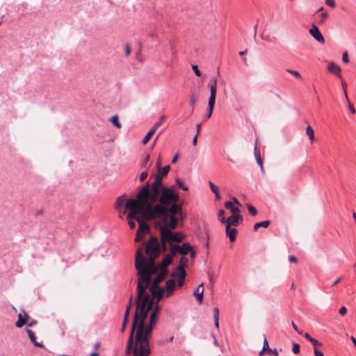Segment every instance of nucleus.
Instances as JSON below:
<instances>
[{
	"mask_svg": "<svg viewBox=\"0 0 356 356\" xmlns=\"http://www.w3.org/2000/svg\"><path fill=\"white\" fill-rule=\"evenodd\" d=\"M147 258L144 256L143 248H139L136 251L135 266L138 272V296L136 310L135 312L132 327L125 350L126 355L132 356H149L151 349L149 339L160 312L156 307L152 312L149 324H146L147 314L153 307L154 299L160 300L165 295L163 288L149 289L151 294H145L151 282V276L155 273L154 260L160 254L159 239L152 236L145 249Z\"/></svg>",
	"mask_w": 356,
	"mask_h": 356,
	"instance_id": "f257e3e1",
	"label": "nucleus"
},
{
	"mask_svg": "<svg viewBox=\"0 0 356 356\" xmlns=\"http://www.w3.org/2000/svg\"><path fill=\"white\" fill-rule=\"evenodd\" d=\"M162 178L157 174L152 184H147L140 188L136 198L152 207L155 212H161L167 217L181 214L178 193L172 187L163 186Z\"/></svg>",
	"mask_w": 356,
	"mask_h": 356,
	"instance_id": "f03ea898",
	"label": "nucleus"
},
{
	"mask_svg": "<svg viewBox=\"0 0 356 356\" xmlns=\"http://www.w3.org/2000/svg\"><path fill=\"white\" fill-rule=\"evenodd\" d=\"M128 211L127 219L130 229H133L136 227L135 220L139 224V227L137 230L136 241L139 242L143 240L145 235L149 232V227L144 222L146 220H152L158 219L157 226L161 231V228L164 223L162 222L164 218L168 217L161 212H155L154 209L145 204V202L139 200L136 197L129 198L125 205V210L123 211V215Z\"/></svg>",
	"mask_w": 356,
	"mask_h": 356,
	"instance_id": "7ed1b4c3",
	"label": "nucleus"
},
{
	"mask_svg": "<svg viewBox=\"0 0 356 356\" xmlns=\"http://www.w3.org/2000/svg\"><path fill=\"white\" fill-rule=\"evenodd\" d=\"M183 213L175 214L164 218L162 221L163 225L161 228V246L159 245V249L163 251H166L168 245L169 250L172 252V254H179L181 255H186L189 251L193 248L189 243H184L181 245L178 243L184 239V234L182 232H175L172 230L175 229L179 224V221L182 220ZM160 245V243H159Z\"/></svg>",
	"mask_w": 356,
	"mask_h": 356,
	"instance_id": "20e7f679",
	"label": "nucleus"
},
{
	"mask_svg": "<svg viewBox=\"0 0 356 356\" xmlns=\"http://www.w3.org/2000/svg\"><path fill=\"white\" fill-rule=\"evenodd\" d=\"M188 259L182 257L176 269L172 273V277L177 279V286L181 288L184 284L186 273L185 268L187 266Z\"/></svg>",
	"mask_w": 356,
	"mask_h": 356,
	"instance_id": "39448f33",
	"label": "nucleus"
},
{
	"mask_svg": "<svg viewBox=\"0 0 356 356\" xmlns=\"http://www.w3.org/2000/svg\"><path fill=\"white\" fill-rule=\"evenodd\" d=\"M208 86L210 89L211 95L209 99L208 105L209 108H214L216 103V97L217 92V79L216 78L210 80Z\"/></svg>",
	"mask_w": 356,
	"mask_h": 356,
	"instance_id": "423d86ee",
	"label": "nucleus"
},
{
	"mask_svg": "<svg viewBox=\"0 0 356 356\" xmlns=\"http://www.w3.org/2000/svg\"><path fill=\"white\" fill-rule=\"evenodd\" d=\"M176 282L177 279L172 277V279L168 280L165 284V296L169 298L172 295L176 290Z\"/></svg>",
	"mask_w": 356,
	"mask_h": 356,
	"instance_id": "0eeeda50",
	"label": "nucleus"
},
{
	"mask_svg": "<svg viewBox=\"0 0 356 356\" xmlns=\"http://www.w3.org/2000/svg\"><path fill=\"white\" fill-rule=\"evenodd\" d=\"M309 32L310 35L318 42L321 44H323L325 42L323 36L322 35L318 28L316 25H312Z\"/></svg>",
	"mask_w": 356,
	"mask_h": 356,
	"instance_id": "6e6552de",
	"label": "nucleus"
},
{
	"mask_svg": "<svg viewBox=\"0 0 356 356\" xmlns=\"http://www.w3.org/2000/svg\"><path fill=\"white\" fill-rule=\"evenodd\" d=\"M243 220L241 216L238 214H232L231 216L228 217L226 220V225L229 226H238Z\"/></svg>",
	"mask_w": 356,
	"mask_h": 356,
	"instance_id": "1a4fd4ad",
	"label": "nucleus"
},
{
	"mask_svg": "<svg viewBox=\"0 0 356 356\" xmlns=\"http://www.w3.org/2000/svg\"><path fill=\"white\" fill-rule=\"evenodd\" d=\"M168 275V270L167 269H161L159 273V275L156 276V277L154 280L151 286V290L154 289V287H158L159 284L163 281Z\"/></svg>",
	"mask_w": 356,
	"mask_h": 356,
	"instance_id": "9d476101",
	"label": "nucleus"
},
{
	"mask_svg": "<svg viewBox=\"0 0 356 356\" xmlns=\"http://www.w3.org/2000/svg\"><path fill=\"white\" fill-rule=\"evenodd\" d=\"M129 200V199H127V196L125 195H122L117 199L115 202V208L120 213L121 212L123 207H125L126 203ZM124 210L125 208L124 209Z\"/></svg>",
	"mask_w": 356,
	"mask_h": 356,
	"instance_id": "9b49d317",
	"label": "nucleus"
},
{
	"mask_svg": "<svg viewBox=\"0 0 356 356\" xmlns=\"http://www.w3.org/2000/svg\"><path fill=\"white\" fill-rule=\"evenodd\" d=\"M132 298H133V297H132V296H131V297L129 298V305L127 307V309L125 311L123 324H122V326L121 328V332H122L125 330L127 324L128 323V317H129V311H130L131 305H132Z\"/></svg>",
	"mask_w": 356,
	"mask_h": 356,
	"instance_id": "f8f14e48",
	"label": "nucleus"
},
{
	"mask_svg": "<svg viewBox=\"0 0 356 356\" xmlns=\"http://www.w3.org/2000/svg\"><path fill=\"white\" fill-rule=\"evenodd\" d=\"M175 256V254H172V252L170 251V253L167 254L163 258L161 264V268L167 269V267L172 263V259Z\"/></svg>",
	"mask_w": 356,
	"mask_h": 356,
	"instance_id": "ddd939ff",
	"label": "nucleus"
},
{
	"mask_svg": "<svg viewBox=\"0 0 356 356\" xmlns=\"http://www.w3.org/2000/svg\"><path fill=\"white\" fill-rule=\"evenodd\" d=\"M204 293V286L203 284H200L196 289L194 291L193 294L196 297L199 304L202 303Z\"/></svg>",
	"mask_w": 356,
	"mask_h": 356,
	"instance_id": "4468645a",
	"label": "nucleus"
},
{
	"mask_svg": "<svg viewBox=\"0 0 356 356\" xmlns=\"http://www.w3.org/2000/svg\"><path fill=\"white\" fill-rule=\"evenodd\" d=\"M265 353H275V356H278V352L277 350H272L269 348L268 342L264 336L263 349L259 352V355L262 356Z\"/></svg>",
	"mask_w": 356,
	"mask_h": 356,
	"instance_id": "2eb2a0df",
	"label": "nucleus"
},
{
	"mask_svg": "<svg viewBox=\"0 0 356 356\" xmlns=\"http://www.w3.org/2000/svg\"><path fill=\"white\" fill-rule=\"evenodd\" d=\"M327 70L332 74L341 77V67L334 63H330L327 65Z\"/></svg>",
	"mask_w": 356,
	"mask_h": 356,
	"instance_id": "dca6fc26",
	"label": "nucleus"
},
{
	"mask_svg": "<svg viewBox=\"0 0 356 356\" xmlns=\"http://www.w3.org/2000/svg\"><path fill=\"white\" fill-rule=\"evenodd\" d=\"M226 233L229 238L231 242H234L236 238L237 230L232 228L231 226L226 225Z\"/></svg>",
	"mask_w": 356,
	"mask_h": 356,
	"instance_id": "f3484780",
	"label": "nucleus"
},
{
	"mask_svg": "<svg viewBox=\"0 0 356 356\" xmlns=\"http://www.w3.org/2000/svg\"><path fill=\"white\" fill-rule=\"evenodd\" d=\"M27 333L31 342L37 347L43 348L44 344L42 342H38L36 340V336L33 331L30 329L27 330Z\"/></svg>",
	"mask_w": 356,
	"mask_h": 356,
	"instance_id": "a211bd4d",
	"label": "nucleus"
},
{
	"mask_svg": "<svg viewBox=\"0 0 356 356\" xmlns=\"http://www.w3.org/2000/svg\"><path fill=\"white\" fill-rule=\"evenodd\" d=\"M29 318L28 315L26 314H18V320L16 322V326L17 327H22L24 325L27 323V318Z\"/></svg>",
	"mask_w": 356,
	"mask_h": 356,
	"instance_id": "6ab92c4d",
	"label": "nucleus"
},
{
	"mask_svg": "<svg viewBox=\"0 0 356 356\" xmlns=\"http://www.w3.org/2000/svg\"><path fill=\"white\" fill-rule=\"evenodd\" d=\"M225 207L230 210L232 214H238L240 213V209L238 207H235L232 202H227L225 204Z\"/></svg>",
	"mask_w": 356,
	"mask_h": 356,
	"instance_id": "aec40b11",
	"label": "nucleus"
},
{
	"mask_svg": "<svg viewBox=\"0 0 356 356\" xmlns=\"http://www.w3.org/2000/svg\"><path fill=\"white\" fill-rule=\"evenodd\" d=\"M155 132H156V130L152 127V129L147 132L146 136L143 139V141H142L143 144V145L147 144L149 142V140H150V138L153 136V135L154 134Z\"/></svg>",
	"mask_w": 356,
	"mask_h": 356,
	"instance_id": "412c9836",
	"label": "nucleus"
},
{
	"mask_svg": "<svg viewBox=\"0 0 356 356\" xmlns=\"http://www.w3.org/2000/svg\"><path fill=\"white\" fill-rule=\"evenodd\" d=\"M270 223V222L269 220H264V221H262L260 222H257V223L254 224V230L257 231L260 227L267 228L269 226Z\"/></svg>",
	"mask_w": 356,
	"mask_h": 356,
	"instance_id": "4be33fe9",
	"label": "nucleus"
},
{
	"mask_svg": "<svg viewBox=\"0 0 356 356\" xmlns=\"http://www.w3.org/2000/svg\"><path fill=\"white\" fill-rule=\"evenodd\" d=\"M306 134L307 135L309 140L312 143L314 140L315 137H314V131L310 125H308L306 128Z\"/></svg>",
	"mask_w": 356,
	"mask_h": 356,
	"instance_id": "5701e85b",
	"label": "nucleus"
},
{
	"mask_svg": "<svg viewBox=\"0 0 356 356\" xmlns=\"http://www.w3.org/2000/svg\"><path fill=\"white\" fill-rule=\"evenodd\" d=\"M167 119V116L165 115H163L160 117L159 120L158 122H156L154 126L152 127V128L154 129H155L156 131L157 130V129L162 124V123L163 122V121H165V120Z\"/></svg>",
	"mask_w": 356,
	"mask_h": 356,
	"instance_id": "b1692460",
	"label": "nucleus"
},
{
	"mask_svg": "<svg viewBox=\"0 0 356 356\" xmlns=\"http://www.w3.org/2000/svg\"><path fill=\"white\" fill-rule=\"evenodd\" d=\"M213 317H214V321H215V326L216 328H218L219 327V323H218V321H219V310L217 307H215L213 309Z\"/></svg>",
	"mask_w": 356,
	"mask_h": 356,
	"instance_id": "393cba45",
	"label": "nucleus"
},
{
	"mask_svg": "<svg viewBox=\"0 0 356 356\" xmlns=\"http://www.w3.org/2000/svg\"><path fill=\"white\" fill-rule=\"evenodd\" d=\"M328 15L327 13H322L318 18L316 22L318 24H323L327 19Z\"/></svg>",
	"mask_w": 356,
	"mask_h": 356,
	"instance_id": "a878e982",
	"label": "nucleus"
},
{
	"mask_svg": "<svg viewBox=\"0 0 356 356\" xmlns=\"http://www.w3.org/2000/svg\"><path fill=\"white\" fill-rule=\"evenodd\" d=\"M169 170H170V166L169 165H166L165 167H163V168H159V172H158V175H160L162 177H164V176H166L168 175V173L169 172Z\"/></svg>",
	"mask_w": 356,
	"mask_h": 356,
	"instance_id": "bb28decb",
	"label": "nucleus"
},
{
	"mask_svg": "<svg viewBox=\"0 0 356 356\" xmlns=\"http://www.w3.org/2000/svg\"><path fill=\"white\" fill-rule=\"evenodd\" d=\"M175 183L182 190L186 191L188 190V186L180 179H176Z\"/></svg>",
	"mask_w": 356,
	"mask_h": 356,
	"instance_id": "cd10ccee",
	"label": "nucleus"
},
{
	"mask_svg": "<svg viewBox=\"0 0 356 356\" xmlns=\"http://www.w3.org/2000/svg\"><path fill=\"white\" fill-rule=\"evenodd\" d=\"M111 122L113 123V124L117 128H120L121 127V124L118 121V117L117 115H114L111 118Z\"/></svg>",
	"mask_w": 356,
	"mask_h": 356,
	"instance_id": "c85d7f7f",
	"label": "nucleus"
},
{
	"mask_svg": "<svg viewBox=\"0 0 356 356\" xmlns=\"http://www.w3.org/2000/svg\"><path fill=\"white\" fill-rule=\"evenodd\" d=\"M218 220L222 223H225L227 218L225 217V211L224 210H220L218 212Z\"/></svg>",
	"mask_w": 356,
	"mask_h": 356,
	"instance_id": "c756f323",
	"label": "nucleus"
},
{
	"mask_svg": "<svg viewBox=\"0 0 356 356\" xmlns=\"http://www.w3.org/2000/svg\"><path fill=\"white\" fill-rule=\"evenodd\" d=\"M286 71L289 73H290L291 74H292L293 76H295L296 79H302L301 74L298 71L292 70H286Z\"/></svg>",
	"mask_w": 356,
	"mask_h": 356,
	"instance_id": "7c9ffc66",
	"label": "nucleus"
},
{
	"mask_svg": "<svg viewBox=\"0 0 356 356\" xmlns=\"http://www.w3.org/2000/svg\"><path fill=\"white\" fill-rule=\"evenodd\" d=\"M247 207H248V209L250 213L252 216H256L257 214V211L254 207H252L250 204H248Z\"/></svg>",
	"mask_w": 356,
	"mask_h": 356,
	"instance_id": "2f4dec72",
	"label": "nucleus"
},
{
	"mask_svg": "<svg viewBox=\"0 0 356 356\" xmlns=\"http://www.w3.org/2000/svg\"><path fill=\"white\" fill-rule=\"evenodd\" d=\"M147 175H148V173L147 171L142 172L139 176L140 181H143L144 180H145L147 177Z\"/></svg>",
	"mask_w": 356,
	"mask_h": 356,
	"instance_id": "473e14b6",
	"label": "nucleus"
},
{
	"mask_svg": "<svg viewBox=\"0 0 356 356\" xmlns=\"http://www.w3.org/2000/svg\"><path fill=\"white\" fill-rule=\"evenodd\" d=\"M209 185H210L211 190L212 191V192L213 193H216V192H218L219 191L218 187L217 186H216L211 181H209Z\"/></svg>",
	"mask_w": 356,
	"mask_h": 356,
	"instance_id": "72a5a7b5",
	"label": "nucleus"
},
{
	"mask_svg": "<svg viewBox=\"0 0 356 356\" xmlns=\"http://www.w3.org/2000/svg\"><path fill=\"white\" fill-rule=\"evenodd\" d=\"M348 310L346 307L343 306L341 307L339 310V313L341 316H344L347 314Z\"/></svg>",
	"mask_w": 356,
	"mask_h": 356,
	"instance_id": "f704fd0d",
	"label": "nucleus"
},
{
	"mask_svg": "<svg viewBox=\"0 0 356 356\" xmlns=\"http://www.w3.org/2000/svg\"><path fill=\"white\" fill-rule=\"evenodd\" d=\"M310 342L313 344L314 348H317V346H321V343H320L318 340L315 339L314 338L310 339Z\"/></svg>",
	"mask_w": 356,
	"mask_h": 356,
	"instance_id": "c9c22d12",
	"label": "nucleus"
},
{
	"mask_svg": "<svg viewBox=\"0 0 356 356\" xmlns=\"http://www.w3.org/2000/svg\"><path fill=\"white\" fill-rule=\"evenodd\" d=\"M293 352L294 354H298L300 353V346L298 343H293Z\"/></svg>",
	"mask_w": 356,
	"mask_h": 356,
	"instance_id": "e433bc0d",
	"label": "nucleus"
},
{
	"mask_svg": "<svg viewBox=\"0 0 356 356\" xmlns=\"http://www.w3.org/2000/svg\"><path fill=\"white\" fill-rule=\"evenodd\" d=\"M192 69H193V70L194 73L196 74V76H201V72H200V71L199 70V69H198V67H197V65H193L192 66Z\"/></svg>",
	"mask_w": 356,
	"mask_h": 356,
	"instance_id": "4c0bfd02",
	"label": "nucleus"
},
{
	"mask_svg": "<svg viewBox=\"0 0 356 356\" xmlns=\"http://www.w3.org/2000/svg\"><path fill=\"white\" fill-rule=\"evenodd\" d=\"M342 60L345 63H348L349 62L348 55L347 52H344L342 55Z\"/></svg>",
	"mask_w": 356,
	"mask_h": 356,
	"instance_id": "58836bf2",
	"label": "nucleus"
},
{
	"mask_svg": "<svg viewBox=\"0 0 356 356\" xmlns=\"http://www.w3.org/2000/svg\"><path fill=\"white\" fill-rule=\"evenodd\" d=\"M314 353L315 356H324L323 353L319 350L317 348H314Z\"/></svg>",
	"mask_w": 356,
	"mask_h": 356,
	"instance_id": "ea45409f",
	"label": "nucleus"
},
{
	"mask_svg": "<svg viewBox=\"0 0 356 356\" xmlns=\"http://www.w3.org/2000/svg\"><path fill=\"white\" fill-rule=\"evenodd\" d=\"M325 3L328 6H330L332 8L335 7L334 0H325Z\"/></svg>",
	"mask_w": 356,
	"mask_h": 356,
	"instance_id": "a19ab883",
	"label": "nucleus"
},
{
	"mask_svg": "<svg viewBox=\"0 0 356 356\" xmlns=\"http://www.w3.org/2000/svg\"><path fill=\"white\" fill-rule=\"evenodd\" d=\"M257 163L259 165L262 171H264V165H263V161L261 160V156L260 157H258L257 159Z\"/></svg>",
	"mask_w": 356,
	"mask_h": 356,
	"instance_id": "79ce46f5",
	"label": "nucleus"
},
{
	"mask_svg": "<svg viewBox=\"0 0 356 356\" xmlns=\"http://www.w3.org/2000/svg\"><path fill=\"white\" fill-rule=\"evenodd\" d=\"M130 52H131V47L129 44H126L125 46V54H126V56H129L130 54Z\"/></svg>",
	"mask_w": 356,
	"mask_h": 356,
	"instance_id": "37998d69",
	"label": "nucleus"
},
{
	"mask_svg": "<svg viewBox=\"0 0 356 356\" xmlns=\"http://www.w3.org/2000/svg\"><path fill=\"white\" fill-rule=\"evenodd\" d=\"M213 109L214 108H209V107L208 114H207V115L206 117V119H209V118H210L211 117L213 111Z\"/></svg>",
	"mask_w": 356,
	"mask_h": 356,
	"instance_id": "c03bdc74",
	"label": "nucleus"
},
{
	"mask_svg": "<svg viewBox=\"0 0 356 356\" xmlns=\"http://www.w3.org/2000/svg\"><path fill=\"white\" fill-rule=\"evenodd\" d=\"M254 156L256 157V159L258 158V157H260L261 155H260V151L257 149V147L255 146L254 147Z\"/></svg>",
	"mask_w": 356,
	"mask_h": 356,
	"instance_id": "a18cd8bd",
	"label": "nucleus"
},
{
	"mask_svg": "<svg viewBox=\"0 0 356 356\" xmlns=\"http://www.w3.org/2000/svg\"><path fill=\"white\" fill-rule=\"evenodd\" d=\"M348 106H349L350 111L353 114L355 113L356 111H355V108L353 107V106L350 103H348Z\"/></svg>",
	"mask_w": 356,
	"mask_h": 356,
	"instance_id": "49530a36",
	"label": "nucleus"
},
{
	"mask_svg": "<svg viewBox=\"0 0 356 356\" xmlns=\"http://www.w3.org/2000/svg\"><path fill=\"white\" fill-rule=\"evenodd\" d=\"M292 326H293V329H294V330H296L298 334H302V332L301 331H299V330H298V327L296 326V325L293 322H292Z\"/></svg>",
	"mask_w": 356,
	"mask_h": 356,
	"instance_id": "de8ad7c7",
	"label": "nucleus"
},
{
	"mask_svg": "<svg viewBox=\"0 0 356 356\" xmlns=\"http://www.w3.org/2000/svg\"><path fill=\"white\" fill-rule=\"evenodd\" d=\"M341 85H342L343 92L346 93V88H347V84H346V83L345 81H341Z\"/></svg>",
	"mask_w": 356,
	"mask_h": 356,
	"instance_id": "09e8293b",
	"label": "nucleus"
},
{
	"mask_svg": "<svg viewBox=\"0 0 356 356\" xmlns=\"http://www.w3.org/2000/svg\"><path fill=\"white\" fill-rule=\"evenodd\" d=\"M289 261L293 263L297 262V258L295 256H290L289 257Z\"/></svg>",
	"mask_w": 356,
	"mask_h": 356,
	"instance_id": "8fccbe9b",
	"label": "nucleus"
},
{
	"mask_svg": "<svg viewBox=\"0 0 356 356\" xmlns=\"http://www.w3.org/2000/svg\"><path fill=\"white\" fill-rule=\"evenodd\" d=\"M232 202H233L234 204H236L238 206H241L240 202H238V200L236 197H233Z\"/></svg>",
	"mask_w": 356,
	"mask_h": 356,
	"instance_id": "3c124183",
	"label": "nucleus"
},
{
	"mask_svg": "<svg viewBox=\"0 0 356 356\" xmlns=\"http://www.w3.org/2000/svg\"><path fill=\"white\" fill-rule=\"evenodd\" d=\"M303 336H304V337H305V339H307V340H309V341H310V339H312L313 338V337H312L309 335V333H305V334H303Z\"/></svg>",
	"mask_w": 356,
	"mask_h": 356,
	"instance_id": "603ef678",
	"label": "nucleus"
},
{
	"mask_svg": "<svg viewBox=\"0 0 356 356\" xmlns=\"http://www.w3.org/2000/svg\"><path fill=\"white\" fill-rule=\"evenodd\" d=\"M189 252H190V254H191V257L192 259H193V258L195 257V254H196L195 251H194V250L192 249L191 251H189Z\"/></svg>",
	"mask_w": 356,
	"mask_h": 356,
	"instance_id": "864d4df0",
	"label": "nucleus"
},
{
	"mask_svg": "<svg viewBox=\"0 0 356 356\" xmlns=\"http://www.w3.org/2000/svg\"><path fill=\"white\" fill-rule=\"evenodd\" d=\"M178 156H179L178 154H175V155L174 156V157H173V158H172V163H176V162H177V159H178Z\"/></svg>",
	"mask_w": 356,
	"mask_h": 356,
	"instance_id": "5fc2aeb1",
	"label": "nucleus"
},
{
	"mask_svg": "<svg viewBox=\"0 0 356 356\" xmlns=\"http://www.w3.org/2000/svg\"><path fill=\"white\" fill-rule=\"evenodd\" d=\"M197 140V134H196V135L195 136V137L193 139V145H196Z\"/></svg>",
	"mask_w": 356,
	"mask_h": 356,
	"instance_id": "6e6d98bb",
	"label": "nucleus"
},
{
	"mask_svg": "<svg viewBox=\"0 0 356 356\" xmlns=\"http://www.w3.org/2000/svg\"><path fill=\"white\" fill-rule=\"evenodd\" d=\"M36 323V321H31L30 322H28L27 321V324L29 326L31 327V326H33Z\"/></svg>",
	"mask_w": 356,
	"mask_h": 356,
	"instance_id": "4d7b16f0",
	"label": "nucleus"
},
{
	"mask_svg": "<svg viewBox=\"0 0 356 356\" xmlns=\"http://www.w3.org/2000/svg\"><path fill=\"white\" fill-rule=\"evenodd\" d=\"M200 129H201V124H197L196 129H197V134H199V132L200 131Z\"/></svg>",
	"mask_w": 356,
	"mask_h": 356,
	"instance_id": "13d9d810",
	"label": "nucleus"
},
{
	"mask_svg": "<svg viewBox=\"0 0 356 356\" xmlns=\"http://www.w3.org/2000/svg\"><path fill=\"white\" fill-rule=\"evenodd\" d=\"M215 195H216V198L217 200H220V193H219V191L218 192H216V193H214Z\"/></svg>",
	"mask_w": 356,
	"mask_h": 356,
	"instance_id": "bf43d9fd",
	"label": "nucleus"
},
{
	"mask_svg": "<svg viewBox=\"0 0 356 356\" xmlns=\"http://www.w3.org/2000/svg\"><path fill=\"white\" fill-rule=\"evenodd\" d=\"M161 159L159 158V159H158V161L156 162V165H157L158 168H161Z\"/></svg>",
	"mask_w": 356,
	"mask_h": 356,
	"instance_id": "052dcab7",
	"label": "nucleus"
},
{
	"mask_svg": "<svg viewBox=\"0 0 356 356\" xmlns=\"http://www.w3.org/2000/svg\"><path fill=\"white\" fill-rule=\"evenodd\" d=\"M190 102H191V104L193 105L195 103V99L194 97H191Z\"/></svg>",
	"mask_w": 356,
	"mask_h": 356,
	"instance_id": "680f3d73",
	"label": "nucleus"
},
{
	"mask_svg": "<svg viewBox=\"0 0 356 356\" xmlns=\"http://www.w3.org/2000/svg\"><path fill=\"white\" fill-rule=\"evenodd\" d=\"M340 282H341V278H339V279L337 280L334 282L333 285H336V284H339Z\"/></svg>",
	"mask_w": 356,
	"mask_h": 356,
	"instance_id": "e2e57ef3",
	"label": "nucleus"
},
{
	"mask_svg": "<svg viewBox=\"0 0 356 356\" xmlns=\"http://www.w3.org/2000/svg\"><path fill=\"white\" fill-rule=\"evenodd\" d=\"M344 95H345V98L347 100V102L348 103H350L349 99H348V95H347V91H346V93H344Z\"/></svg>",
	"mask_w": 356,
	"mask_h": 356,
	"instance_id": "0e129e2a",
	"label": "nucleus"
},
{
	"mask_svg": "<svg viewBox=\"0 0 356 356\" xmlns=\"http://www.w3.org/2000/svg\"><path fill=\"white\" fill-rule=\"evenodd\" d=\"M90 356H99L97 353H92Z\"/></svg>",
	"mask_w": 356,
	"mask_h": 356,
	"instance_id": "69168bd1",
	"label": "nucleus"
},
{
	"mask_svg": "<svg viewBox=\"0 0 356 356\" xmlns=\"http://www.w3.org/2000/svg\"><path fill=\"white\" fill-rule=\"evenodd\" d=\"M99 346H100V344H99V343H97L95 344V348H96V349L99 348Z\"/></svg>",
	"mask_w": 356,
	"mask_h": 356,
	"instance_id": "338daca9",
	"label": "nucleus"
},
{
	"mask_svg": "<svg viewBox=\"0 0 356 356\" xmlns=\"http://www.w3.org/2000/svg\"><path fill=\"white\" fill-rule=\"evenodd\" d=\"M353 218L356 221V213H353Z\"/></svg>",
	"mask_w": 356,
	"mask_h": 356,
	"instance_id": "774afa93",
	"label": "nucleus"
}]
</instances>
